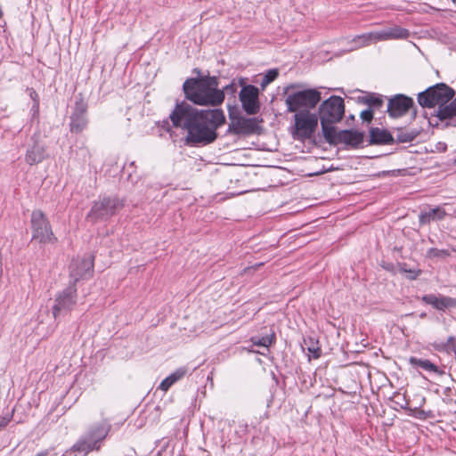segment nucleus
Wrapping results in <instances>:
<instances>
[{
	"label": "nucleus",
	"mask_w": 456,
	"mask_h": 456,
	"mask_svg": "<svg viewBox=\"0 0 456 456\" xmlns=\"http://www.w3.org/2000/svg\"><path fill=\"white\" fill-rule=\"evenodd\" d=\"M173 126L187 132L188 145H208L217 138V129L225 123L222 110H198L182 102L176 103L169 115Z\"/></svg>",
	"instance_id": "f257e3e1"
},
{
	"label": "nucleus",
	"mask_w": 456,
	"mask_h": 456,
	"mask_svg": "<svg viewBox=\"0 0 456 456\" xmlns=\"http://www.w3.org/2000/svg\"><path fill=\"white\" fill-rule=\"evenodd\" d=\"M216 77L202 76L200 77L187 78L183 90L185 98L196 105L219 106L224 100V91L218 88Z\"/></svg>",
	"instance_id": "f03ea898"
},
{
	"label": "nucleus",
	"mask_w": 456,
	"mask_h": 456,
	"mask_svg": "<svg viewBox=\"0 0 456 456\" xmlns=\"http://www.w3.org/2000/svg\"><path fill=\"white\" fill-rule=\"evenodd\" d=\"M110 430V420L103 418L100 422L90 425L86 433L72 445L70 451L82 456H87L94 451L99 452Z\"/></svg>",
	"instance_id": "7ed1b4c3"
},
{
	"label": "nucleus",
	"mask_w": 456,
	"mask_h": 456,
	"mask_svg": "<svg viewBox=\"0 0 456 456\" xmlns=\"http://www.w3.org/2000/svg\"><path fill=\"white\" fill-rule=\"evenodd\" d=\"M345 114L343 98L332 95L323 101L318 109V117L321 122L322 134L335 128L334 124L338 123Z\"/></svg>",
	"instance_id": "20e7f679"
},
{
	"label": "nucleus",
	"mask_w": 456,
	"mask_h": 456,
	"mask_svg": "<svg viewBox=\"0 0 456 456\" xmlns=\"http://www.w3.org/2000/svg\"><path fill=\"white\" fill-rule=\"evenodd\" d=\"M454 96V91L444 83L436 84L428 87L424 92L418 94V102L424 108H432L439 105V108L444 107Z\"/></svg>",
	"instance_id": "39448f33"
},
{
	"label": "nucleus",
	"mask_w": 456,
	"mask_h": 456,
	"mask_svg": "<svg viewBox=\"0 0 456 456\" xmlns=\"http://www.w3.org/2000/svg\"><path fill=\"white\" fill-rule=\"evenodd\" d=\"M320 101L321 93L317 89H305L289 94L285 99V104L289 112L297 113L314 109Z\"/></svg>",
	"instance_id": "423d86ee"
},
{
	"label": "nucleus",
	"mask_w": 456,
	"mask_h": 456,
	"mask_svg": "<svg viewBox=\"0 0 456 456\" xmlns=\"http://www.w3.org/2000/svg\"><path fill=\"white\" fill-rule=\"evenodd\" d=\"M318 119V115L308 110L295 113L293 137L302 141L310 139L316 131Z\"/></svg>",
	"instance_id": "0eeeda50"
},
{
	"label": "nucleus",
	"mask_w": 456,
	"mask_h": 456,
	"mask_svg": "<svg viewBox=\"0 0 456 456\" xmlns=\"http://www.w3.org/2000/svg\"><path fill=\"white\" fill-rule=\"evenodd\" d=\"M123 207L124 201L117 197L100 198L94 202L91 210L87 214V218L94 222L107 220L116 215Z\"/></svg>",
	"instance_id": "6e6552de"
},
{
	"label": "nucleus",
	"mask_w": 456,
	"mask_h": 456,
	"mask_svg": "<svg viewBox=\"0 0 456 456\" xmlns=\"http://www.w3.org/2000/svg\"><path fill=\"white\" fill-rule=\"evenodd\" d=\"M409 36V31L401 27H392L378 32H370L369 34H362L356 36L353 39L354 46L350 50H354L365 45H370L371 42L406 38Z\"/></svg>",
	"instance_id": "1a4fd4ad"
},
{
	"label": "nucleus",
	"mask_w": 456,
	"mask_h": 456,
	"mask_svg": "<svg viewBox=\"0 0 456 456\" xmlns=\"http://www.w3.org/2000/svg\"><path fill=\"white\" fill-rule=\"evenodd\" d=\"M32 239L40 243H53L56 240L49 221L41 210L31 214Z\"/></svg>",
	"instance_id": "9d476101"
},
{
	"label": "nucleus",
	"mask_w": 456,
	"mask_h": 456,
	"mask_svg": "<svg viewBox=\"0 0 456 456\" xmlns=\"http://www.w3.org/2000/svg\"><path fill=\"white\" fill-rule=\"evenodd\" d=\"M77 295L74 284L60 291L54 298L53 315L55 320L70 313L77 305Z\"/></svg>",
	"instance_id": "9b49d317"
},
{
	"label": "nucleus",
	"mask_w": 456,
	"mask_h": 456,
	"mask_svg": "<svg viewBox=\"0 0 456 456\" xmlns=\"http://www.w3.org/2000/svg\"><path fill=\"white\" fill-rule=\"evenodd\" d=\"M325 141L331 145L346 144L357 147L363 142V134L354 130H332L322 134Z\"/></svg>",
	"instance_id": "f8f14e48"
},
{
	"label": "nucleus",
	"mask_w": 456,
	"mask_h": 456,
	"mask_svg": "<svg viewBox=\"0 0 456 456\" xmlns=\"http://www.w3.org/2000/svg\"><path fill=\"white\" fill-rule=\"evenodd\" d=\"M258 94V88L255 86H242L239 96L242 108L247 114L254 115L259 111Z\"/></svg>",
	"instance_id": "ddd939ff"
},
{
	"label": "nucleus",
	"mask_w": 456,
	"mask_h": 456,
	"mask_svg": "<svg viewBox=\"0 0 456 456\" xmlns=\"http://www.w3.org/2000/svg\"><path fill=\"white\" fill-rule=\"evenodd\" d=\"M94 269V258L88 256L83 258L74 259L69 265L70 277L73 279V284L80 279H86L92 276Z\"/></svg>",
	"instance_id": "4468645a"
},
{
	"label": "nucleus",
	"mask_w": 456,
	"mask_h": 456,
	"mask_svg": "<svg viewBox=\"0 0 456 456\" xmlns=\"http://www.w3.org/2000/svg\"><path fill=\"white\" fill-rule=\"evenodd\" d=\"M414 105L413 100L404 94H396L388 100L387 112L392 118L404 116Z\"/></svg>",
	"instance_id": "2eb2a0df"
},
{
	"label": "nucleus",
	"mask_w": 456,
	"mask_h": 456,
	"mask_svg": "<svg viewBox=\"0 0 456 456\" xmlns=\"http://www.w3.org/2000/svg\"><path fill=\"white\" fill-rule=\"evenodd\" d=\"M33 144L27 150L25 161L28 165H36L42 162L46 158L45 145L40 139L39 134H34L31 137Z\"/></svg>",
	"instance_id": "dca6fc26"
},
{
	"label": "nucleus",
	"mask_w": 456,
	"mask_h": 456,
	"mask_svg": "<svg viewBox=\"0 0 456 456\" xmlns=\"http://www.w3.org/2000/svg\"><path fill=\"white\" fill-rule=\"evenodd\" d=\"M421 300L439 311L456 308V298L447 296L424 295Z\"/></svg>",
	"instance_id": "f3484780"
},
{
	"label": "nucleus",
	"mask_w": 456,
	"mask_h": 456,
	"mask_svg": "<svg viewBox=\"0 0 456 456\" xmlns=\"http://www.w3.org/2000/svg\"><path fill=\"white\" fill-rule=\"evenodd\" d=\"M86 107L82 103H77L76 109L70 117V132L80 133L87 126L88 120L86 115Z\"/></svg>",
	"instance_id": "a211bd4d"
},
{
	"label": "nucleus",
	"mask_w": 456,
	"mask_h": 456,
	"mask_svg": "<svg viewBox=\"0 0 456 456\" xmlns=\"http://www.w3.org/2000/svg\"><path fill=\"white\" fill-rule=\"evenodd\" d=\"M256 127L255 118H239L229 125L228 132L234 134H246L255 132Z\"/></svg>",
	"instance_id": "6ab92c4d"
},
{
	"label": "nucleus",
	"mask_w": 456,
	"mask_h": 456,
	"mask_svg": "<svg viewBox=\"0 0 456 456\" xmlns=\"http://www.w3.org/2000/svg\"><path fill=\"white\" fill-rule=\"evenodd\" d=\"M436 117L440 120H448L446 125L456 126V97L447 105L437 110Z\"/></svg>",
	"instance_id": "aec40b11"
},
{
	"label": "nucleus",
	"mask_w": 456,
	"mask_h": 456,
	"mask_svg": "<svg viewBox=\"0 0 456 456\" xmlns=\"http://www.w3.org/2000/svg\"><path fill=\"white\" fill-rule=\"evenodd\" d=\"M393 142V136L387 130L375 127L370 131V142L371 144H390Z\"/></svg>",
	"instance_id": "412c9836"
},
{
	"label": "nucleus",
	"mask_w": 456,
	"mask_h": 456,
	"mask_svg": "<svg viewBox=\"0 0 456 456\" xmlns=\"http://www.w3.org/2000/svg\"><path fill=\"white\" fill-rule=\"evenodd\" d=\"M446 216V212L441 207H436L435 208H431L428 211H422L419 214V223L421 224H428L431 221L435 220H443Z\"/></svg>",
	"instance_id": "4be33fe9"
},
{
	"label": "nucleus",
	"mask_w": 456,
	"mask_h": 456,
	"mask_svg": "<svg viewBox=\"0 0 456 456\" xmlns=\"http://www.w3.org/2000/svg\"><path fill=\"white\" fill-rule=\"evenodd\" d=\"M187 372V369L184 367L177 369L175 372L171 373L165 379L161 381L159 386V389L167 392L175 382L180 380Z\"/></svg>",
	"instance_id": "5701e85b"
},
{
	"label": "nucleus",
	"mask_w": 456,
	"mask_h": 456,
	"mask_svg": "<svg viewBox=\"0 0 456 456\" xmlns=\"http://www.w3.org/2000/svg\"><path fill=\"white\" fill-rule=\"evenodd\" d=\"M409 362L411 365L418 366L427 371L435 372L438 375L444 374V371L440 370L436 364H434L428 359H419L416 357H411L409 359Z\"/></svg>",
	"instance_id": "b1692460"
},
{
	"label": "nucleus",
	"mask_w": 456,
	"mask_h": 456,
	"mask_svg": "<svg viewBox=\"0 0 456 456\" xmlns=\"http://www.w3.org/2000/svg\"><path fill=\"white\" fill-rule=\"evenodd\" d=\"M434 348L440 352L450 353L451 351L456 354V338L450 336L446 342L435 344Z\"/></svg>",
	"instance_id": "393cba45"
},
{
	"label": "nucleus",
	"mask_w": 456,
	"mask_h": 456,
	"mask_svg": "<svg viewBox=\"0 0 456 456\" xmlns=\"http://www.w3.org/2000/svg\"><path fill=\"white\" fill-rule=\"evenodd\" d=\"M275 339H276L275 333L273 331L272 333L263 336L261 338H256V337L252 338L251 341L256 346L268 348L269 346H271L272 344H273L275 342Z\"/></svg>",
	"instance_id": "a878e982"
},
{
	"label": "nucleus",
	"mask_w": 456,
	"mask_h": 456,
	"mask_svg": "<svg viewBox=\"0 0 456 456\" xmlns=\"http://www.w3.org/2000/svg\"><path fill=\"white\" fill-rule=\"evenodd\" d=\"M418 135V133L414 130H403L398 129L396 134V141L399 142H411Z\"/></svg>",
	"instance_id": "bb28decb"
},
{
	"label": "nucleus",
	"mask_w": 456,
	"mask_h": 456,
	"mask_svg": "<svg viewBox=\"0 0 456 456\" xmlns=\"http://www.w3.org/2000/svg\"><path fill=\"white\" fill-rule=\"evenodd\" d=\"M279 76V70L277 69H269L262 78L260 86L265 89L270 83L274 81Z\"/></svg>",
	"instance_id": "cd10ccee"
},
{
	"label": "nucleus",
	"mask_w": 456,
	"mask_h": 456,
	"mask_svg": "<svg viewBox=\"0 0 456 456\" xmlns=\"http://www.w3.org/2000/svg\"><path fill=\"white\" fill-rule=\"evenodd\" d=\"M362 102L373 108H379L383 104V99L380 96L375 94H369L362 98Z\"/></svg>",
	"instance_id": "c85d7f7f"
},
{
	"label": "nucleus",
	"mask_w": 456,
	"mask_h": 456,
	"mask_svg": "<svg viewBox=\"0 0 456 456\" xmlns=\"http://www.w3.org/2000/svg\"><path fill=\"white\" fill-rule=\"evenodd\" d=\"M450 256V252L447 249H438L436 248H431L428 251V257H441L445 258Z\"/></svg>",
	"instance_id": "c756f323"
},
{
	"label": "nucleus",
	"mask_w": 456,
	"mask_h": 456,
	"mask_svg": "<svg viewBox=\"0 0 456 456\" xmlns=\"http://www.w3.org/2000/svg\"><path fill=\"white\" fill-rule=\"evenodd\" d=\"M237 89L238 84L235 81H232L231 84L224 86L222 91H224V96H225V94L234 96Z\"/></svg>",
	"instance_id": "7c9ffc66"
},
{
	"label": "nucleus",
	"mask_w": 456,
	"mask_h": 456,
	"mask_svg": "<svg viewBox=\"0 0 456 456\" xmlns=\"http://www.w3.org/2000/svg\"><path fill=\"white\" fill-rule=\"evenodd\" d=\"M311 340V346H308V351L313 354L314 358H319L321 355V349L318 346L314 345V341Z\"/></svg>",
	"instance_id": "2f4dec72"
},
{
	"label": "nucleus",
	"mask_w": 456,
	"mask_h": 456,
	"mask_svg": "<svg viewBox=\"0 0 456 456\" xmlns=\"http://www.w3.org/2000/svg\"><path fill=\"white\" fill-rule=\"evenodd\" d=\"M360 116L363 121L370 122L373 118V111L370 109L364 110L361 112Z\"/></svg>",
	"instance_id": "473e14b6"
},
{
	"label": "nucleus",
	"mask_w": 456,
	"mask_h": 456,
	"mask_svg": "<svg viewBox=\"0 0 456 456\" xmlns=\"http://www.w3.org/2000/svg\"><path fill=\"white\" fill-rule=\"evenodd\" d=\"M402 271L404 272V273H408L410 274L409 278L411 280H415L421 273L420 270H407L405 268H402Z\"/></svg>",
	"instance_id": "72a5a7b5"
},
{
	"label": "nucleus",
	"mask_w": 456,
	"mask_h": 456,
	"mask_svg": "<svg viewBox=\"0 0 456 456\" xmlns=\"http://www.w3.org/2000/svg\"><path fill=\"white\" fill-rule=\"evenodd\" d=\"M30 98L34 102H39V97L37 93L33 88H28Z\"/></svg>",
	"instance_id": "f704fd0d"
},
{
	"label": "nucleus",
	"mask_w": 456,
	"mask_h": 456,
	"mask_svg": "<svg viewBox=\"0 0 456 456\" xmlns=\"http://www.w3.org/2000/svg\"><path fill=\"white\" fill-rule=\"evenodd\" d=\"M31 110L33 112L32 118H35L38 116L39 112V102H34L31 108Z\"/></svg>",
	"instance_id": "c9c22d12"
},
{
	"label": "nucleus",
	"mask_w": 456,
	"mask_h": 456,
	"mask_svg": "<svg viewBox=\"0 0 456 456\" xmlns=\"http://www.w3.org/2000/svg\"><path fill=\"white\" fill-rule=\"evenodd\" d=\"M10 421V419H7V418H3L1 420H0V429L2 428H4Z\"/></svg>",
	"instance_id": "e433bc0d"
},
{
	"label": "nucleus",
	"mask_w": 456,
	"mask_h": 456,
	"mask_svg": "<svg viewBox=\"0 0 456 456\" xmlns=\"http://www.w3.org/2000/svg\"><path fill=\"white\" fill-rule=\"evenodd\" d=\"M48 454V451H44L37 454V456H46Z\"/></svg>",
	"instance_id": "4c0bfd02"
},
{
	"label": "nucleus",
	"mask_w": 456,
	"mask_h": 456,
	"mask_svg": "<svg viewBox=\"0 0 456 456\" xmlns=\"http://www.w3.org/2000/svg\"><path fill=\"white\" fill-rule=\"evenodd\" d=\"M419 317H420L421 319H424V318H426V317H427V314H426V313H421V314H419Z\"/></svg>",
	"instance_id": "58836bf2"
},
{
	"label": "nucleus",
	"mask_w": 456,
	"mask_h": 456,
	"mask_svg": "<svg viewBox=\"0 0 456 456\" xmlns=\"http://www.w3.org/2000/svg\"><path fill=\"white\" fill-rule=\"evenodd\" d=\"M452 2L454 4V5L456 6V0H452Z\"/></svg>",
	"instance_id": "ea45409f"
},
{
	"label": "nucleus",
	"mask_w": 456,
	"mask_h": 456,
	"mask_svg": "<svg viewBox=\"0 0 456 456\" xmlns=\"http://www.w3.org/2000/svg\"><path fill=\"white\" fill-rule=\"evenodd\" d=\"M452 251L456 253V248H452Z\"/></svg>",
	"instance_id": "a19ab883"
}]
</instances>
